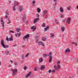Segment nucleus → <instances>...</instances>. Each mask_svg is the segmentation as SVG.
I'll list each match as a JSON object with an SVG mask.
<instances>
[{
	"label": "nucleus",
	"instance_id": "nucleus-17",
	"mask_svg": "<svg viewBox=\"0 0 78 78\" xmlns=\"http://www.w3.org/2000/svg\"><path fill=\"white\" fill-rule=\"evenodd\" d=\"M43 62V59L42 58H39V62L40 63H41V62Z\"/></svg>",
	"mask_w": 78,
	"mask_h": 78
},
{
	"label": "nucleus",
	"instance_id": "nucleus-30",
	"mask_svg": "<svg viewBox=\"0 0 78 78\" xmlns=\"http://www.w3.org/2000/svg\"><path fill=\"white\" fill-rule=\"evenodd\" d=\"M43 56L44 57V58H47L48 56H47V55L45 54H43Z\"/></svg>",
	"mask_w": 78,
	"mask_h": 78
},
{
	"label": "nucleus",
	"instance_id": "nucleus-33",
	"mask_svg": "<svg viewBox=\"0 0 78 78\" xmlns=\"http://www.w3.org/2000/svg\"><path fill=\"white\" fill-rule=\"evenodd\" d=\"M37 10L38 12L39 13L41 12V9H39V8H37Z\"/></svg>",
	"mask_w": 78,
	"mask_h": 78
},
{
	"label": "nucleus",
	"instance_id": "nucleus-42",
	"mask_svg": "<svg viewBox=\"0 0 78 78\" xmlns=\"http://www.w3.org/2000/svg\"><path fill=\"white\" fill-rule=\"evenodd\" d=\"M53 1L54 2H55V4L56 5V4L57 2H56V0H53Z\"/></svg>",
	"mask_w": 78,
	"mask_h": 78
},
{
	"label": "nucleus",
	"instance_id": "nucleus-34",
	"mask_svg": "<svg viewBox=\"0 0 78 78\" xmlns=\"http://www.w3.org/2000/svg\"><path fill=\"white\" fill-rule=\"evenodd\" d=\"M42 27H45L46 26H45V24L44 23H43V24L41 25Z\"/></svg>",
	"mask_w": 78,
	"mask_h": 78
},
{
	"label": "nucleus",
	"instance_id": "nucleus-35",
	"mask_svg": "<svg viewBox=\"0 0 78 78\" xmlns=\"http://www.w3.org/2000/svg\"><path fill=\"white\" fill-rule=\"evenodd\" d=\"M9 33H14V32L13 30H10L9 31Z\"/></svg>",
	"mask_w": 78,
	"mask_h": 78
},
{
	"label": "nucleus",
	"instance_id": "nucleus-13",
	"mask_svg": "<svg viewBox=\"0 0 78 78\" xmlns=\"http://www.w3.org/2000/svg\"><path fill=\"white\" fill-rule=\"evenodd\" d=\"M45 66L44 65H42L41 66V67L40 68V70H43V69H45Z\"/></svg>",
	"mask_w": 78,
	"mask_h": 78
},
{
	"label": "nucleus",
	"instance_id": "nucleus-1",
	"mask_svg": "<svg viewBox=\"0 0 78 78\" xmlns=\"http://www.w3.org/2000/svg\"><path fill=\"white\" fill-rule=\"evenodd\" d=\"M54 68L55 69L52 70V73H55V71H58V70L61 69V65L59 64L57 65V66L56 65H54Z\"/></svg>",
	"mask_w": 78,
	"mask_h": 78
},
{
	"label": "nucleus",
	"instance_id": "nucleus-5",
	"mask_svg": "<svg viewBox=\"0 0 78 78\" xmlns=\"http://www.w3.org/2000/svg\"><path fill=\"white\" fill-rule=\"evenodd\" d=\"M29 37H30V35L29 34H27L26 36L23 37V40H24V41H25L26 39H28V38H29Z\"/></svg>",
	"mask_w": 78,
	"mask_h": 78
},
{
	"label": "nucleus",
	"instance_id": "nucleus-25",
	"mask_svg": "<svg viewBox=\"0 0 78 78\" xmlns=\"http://www.w3.org/2000/svg\"><path fill=\"white\" fill-rule=\"evenodd\" d=\"M42 40L43 41H45L47 39V38L45 37H43L42 38Z\"/></svg>",
	"mask_w": 78,
	"mask_h": 78
},
{
	"label": "nucleus",
	"instance_id": "nucleus-26",
	"mask_svg": "<svg viewBox=\"0 0 78 78\" xmlns=\"http://www.w3.org/2000/svg\"><path fill=\"white\" fill-rule=\"evenodd\" d=\"M9 53V52L8 50H6L5 51V54L6 55H8Z\"/></svg>",
	"mask_w": 78,
	"mask_h": 78
},
{
	"label": "nucleus",
	"instance_id": "nucleus-52",
	"mask_svg": "<svg viewBox=\"0 0 78 78\" xmlns=\"http://www.w3.org/2000/svg\"><path fill=\"white\" fill-rule=\"evenodd\" d=\"M74 45H75L76 46H77V43H74Z\"/></svg>",
	"mask_w": 78,
	"mask_h": 78
},
{
	"label": "nucleus",
	"instance_id": "nucleus-56",
	"mask_svg": "<svg viewBox=\"0 0 78 78\" xmlns=\"http://www.w3.org/2000/svg\"><path fill=\"white\" fill-rule=\"evenodd\" d=\"M24 47H25V45H23L21 46V47H22V48Z\"/></svg>",
	"mask_w": 78,
	"mask_h": 78
},
{
	"label": "nucleus",
	"instance_id": "nucleus-24",
	"mask_svg": "<svg viewBox=\"0 0 78 78\" xmlns=\"http://www.w3.org/2000/svg\"><path fill=\"white\" fill-rule=\"evenodd\" d=\"M13 41V38H12V36H11V37L9 38V41Z\"/></svg>",
	"mask_w": 78,
	"mask_h": 78
},
{
	"label": "nucleus",
	"instance_id": "nucleus-28",
	"mask_svg": "<svg viewBox=\"0 0 78 78\" xmlns=\"http://www.w3.org/2000/svg\"><path fill=\"white\" fill-rule=\"evenodd\" d=\"M11 20L9 19H8L7 21V24H9V23H11Z\"/></svg>",
	"mask_w": 78,
	"mask_h": 78
},
{
	"label": "nucleus",
	"instance_id": "nucleus-8",
	"mask_svg": "<svg viewBox=\"0 0 78 78\" xmlns=\"http://www.w3.org/2000/svg\"><path fill=\"white\" fill-rule=\"evenodd\" d=\"M47 12V10H44L43 12V14L42 16L43 17H44V16L46 14V13Z\"/></svg>",
	"mask_w": 78,
	"mask_h": 78
},
{
	"label": "nucleus",
	"instance_id": "nucleus-53",
	"mask_svg": "<svg viewBox=\"0 0 78 78\" xmlns=\"http://www.w3.org/2000/svg\"><path fill=\"white\" fill-rule=\"evenodd\" d=\"M65 20H63V21H62V22H63V23H65Z\"/></svg>",
	"mask_w": 78,
	"mask_h": 78
},
{
	"label": "nucleus",
	"instance_id": "nucleus-2",
	"mask_svg": "<svg viewBox=\"0 0 78 78\" xmlns=\"http://www.w3.org/2000/svg\"><path fill=\"white\" fill-rule=\"evenodd\" d=\"M1 46L4 48H9V46L8 45H6L5 44V41L4 40L2 39L1 41Z\"/></svg>",
	"mask_w": 78,
	"mask_h": 78
},
{
	"label": "nucleus",
	"instance_id": "nucleus-57",
	"mask_svg": "<svg viewBox=\"0 0 78 78\" xmlns=\"http://www.w3.org/2000/svg\"><path fill=\"white\" fill-rule=\"evenodd\" d=\"M10 62H11L12 63V62H12V61L10 60Z\"/></svg>",
	"mask_w": 78,
	"mask_h": 78
},
{
	"label": "nucleus",
	"instance_id": "nucleus-51",
	"mask_svg": "<svg viewBox=\"0 0 78 78\" xmlns=\"http://www.w3.org/2000/svg\"><path fill=\"white\" fill-rule=\"evenodd\" d=\"M6 14H7V15H8V16H9V13H8V12H6Z\"/></svg>",
	"mask_w": 78,
	"mask_h": 78
},
{
	"label": "nucleus",
	"instance_id": "nucleus-12",
	"mask_svg": "<svg viewBox=\"0 0 78 78\" xmlns=\"http://www.w3.org/2000/svg\"><path fill=\"white\" fill-rule=\"evenodd\" d=\"M20 35H21V34L20 33H19V34L17 33L15 34L16 37H20Z\"/></svg>",
	"mask_w": 78,
	"mask_h": 78
},
{
	"label": "nucleus",
	"instance_id": "nucleus-27",
	"mask_svg": "<svg viewBox=\"0 0 78 78\" xmlns=\"http://www.w3.org/2000/svg\"><path fill=\"white\" fill-rule=\"evenodd\" d=\"M61 30L62 32H64V30H65V28L64 27H62Z\"/></svg>",
	"mask_w": 78,
	"mask_h": 78
},
{
	"label": "nucleus",
	"instance_id": "nucleus-11",
	"mask_svg": "<svg viewBox=\"0 0 78 78\" xmlns=\"http://www.w3.org/2000/svg\"><path fill=\"white\" fill-rule=\"evenodd\" d=\"M26 17V15L24 14L22 18V21L23 22H24V21H25V20Z\"/></svg>",
	"mask_w": 78,
	"mask_h": 78
},
{
	"label": "nucleus",
	"instance_id": "nucleus-44",
	"mask_svg": "<svg viewBox=\"0 0 78 78\" xmlns=\"http://www.w3.org/2000/svg\"><path fill=\"white\" fill-rule=\"evenodd\" d=\"M76 62H77V63H78V58H77L76 59Z\"/></svg>",
	"mask_w": 78,
	"mask_h": 78
},
{
	"label": "nucleus",
	"instance_id": "nucleus-43",
	"mask_svg": "<svg viewBox=\"0 0 78 78\" xmlns=\"http://www.w3.org/2000/svg\"><path fill=\"white\" fill-rule=\"evenodd\" d=\"M51 72V69H50L48 70V72L49 73H50Z\"/></svg>",
	"mask_w": 78,
	"mask_h": 78
},
{
	"label": "nucleus",
	"instance_id": "nucleus-3",
	"mask_svg": "<svg viewBox=\"0 0 78 78\" xmlns=\"http://www.w3.org/2000/svg\"><path fill=\"white\" fill-rule=\"evenodd\" d=\"M38 41L39 40H38V39H37L36 40V43H38V45H39V46L41 45L42 46V47H45V44H44V43H43V42L42 41L38 42Z\"/></svg>",
	"mask_w": 78,
	"mask_h": 78
},
{
	"label": "nucleus",
	"instance_id": "nucleus-62",
	"mask_svg": "<svg viewBox=\"0 0 78 78\" xmlns=\"http://www.w3.org/2000/svg\"><path fill=\"white\" fill-rule=\"evenodd\" d=\"M1 65V62H0V66Z\"/></svg>",
	"mask_w": 78,
	"mask_h": 78
},
{
	"label": "nucleus",
	"instance_id": "nucleus-47",
	"mask_svg": "<svg viewBox=\"0 0 78 78\" xmlns=\"http://www.w3.org/2000/svg\"><path fill=\"white\" fill-rule=\"evenodd\" d=\"M55 22L56 23H57V24H58V23H59V22H58V21H55Z\"/></svg>",
	"mask_w": 78,
	"mask_h": 78
},
{
	"label": "nucleus",
	"instance_id": "nucleus-7",
	"mask_svg": "<svg viewBox=\"0 0 78 78\" xmlns=\"http://www.w3.org/2000/svg\"><path fill=\"white\" fill-rule=\"evenodd\" d=\"M66 22L68 24H70L71 22V18H68Z\"/></svg>",
	"mask_w": 78,
	"mask_h": 78
},
{
	"label": "nucleus",
	"instance_id": "nucleus-54",
	"mask_svg": "<svg viewBox=\"0 0 78 78\" xmlns=\"http://www.w3.org/2000/svg\"><path fill=\"white\" fill-rule=\"evenodd\" d=\"M69 78H74V77L72 76H69Z\"/></svg>",
	"mask_w": 78,
	"mask_h": 78
},
{
	"label": "nucleus",
	"instance_id": "nucleus-21",
	"mask_svg": "<svg viewBox=\"0 0 78 78\" xmlns=\"http://www.w3.org/2000/svg\"><path fill=\"white\" fill-rule=\"evenodd\" d=\"M16 1H15L14 3V6L15 5H16V6H18L19 5V3H18V2H16Z\"/></svg>",
	"mask_w": 78,
	"mask_h": 78
},
{
	"label": "nucleus",
	"instance_id": "nucleus-40",
	"mask_svg": "<svg viewBox=\"0 0 78 78\" xmlns=\"http://www.w3.org/2000/svg\"><path fill=\"white\" fill-rule=\"evenodd\" d=\"M57 64H59L61 63V62L59 61H58L57 62Z\"/></svg>",
	"mask_w": 78,
	"mask_h": 78
},
{
	"label": "nucleus",
	"instance_id": "nucleus-58",
	"mask_svg": "<svg viewBox=\"0 0 78 78\" xmlns=\"http://www.w3.org/2000/svg\"><path fill=\"white\" fill-rule=\"evenodd\" d=\"M26 23H28V21H27L26 22Z\"/></svg>",
	"mask_w": 78,
	"mask_h": 78
},
{
	"label": "nucleus",
	"instance_id": "nucleus-4",
	"mask_svg": "<svg viewBox=\"0 0 78 78\" xmlns=\"http://www.w3.org/2000/svg\"><path fill=\"white\" fill-rule=\"evenodd\" d=\"M11 71H12V75L13 76H14L16 75L17 73V69H11Z\"/></svg>",
	"mask_w": 78,
	"mask_h": 78
},
{
	"label": "nucleus",
	"instance_id": "nucleus-31",
	"mask_svg": "<svg viewBox=\"0 0 78 78\" xmlns=\"http://www.w3.org/2000/svg\"><path fill=\"white\" fill-rule=\"evenodd\" d=\"M16 30L17 32H19V31L21 30V29L20 28H17Z\"/></svg>",
	"mask_w": 78,
	"mask_h": 78
},
{
	"label": "nucleus",
	"instance_id": "nucleus-32",
	"mask_svg": "<svg viewBox=\"0 0 78 78\" xmlns=\"http://www.w3.org/2000/svg\"><path fill=\"white\" fill-rule=\"evenodd\" d=\"M35 1L34 0L32 2V4L33 6H35Z\"/></svg>",
	"mask_w": 78,
	"mask_h": 78
},
{
	"label": "nucleus",
	"instance_id": "nucleus-36",
	"mask_svg": "<svg viewBox=\"0 0 78 78\" xmlns=\"http://www.w3.org/2000/svg\"><path fill=\"white\" fill-rule=\"evenodd\" d=\"M28 55H29V53H28L25 56V58H27V57L28 56Z\"/></svg>",
	"mask_w": 78,
	"mask_h": 78
},
{
	"label": "nucleus",
	"instance_id": "nucleus-10",
	"mask_svg": "<svg viewBox=\"0 0 78 78\" xmlns=\"http://www.w3.org/2000/svg\"><path fill=\"white\" fill-rule=\"evenodd\" d=\"M31 72H29L28 74L26 76V78H27L31 75Z\"/></svg>",
	"mask_w": 78,
	"mask_h": 78
},
{
	"label": "nucleus",
	"instance_id": "nucleus-48",
	"mask_svg": "<svg viewBox=\"0 0 78 78\" xmlns=\"http://www.w3.org/2000/svg\"><path fill=\"white\" fill-rule=\"evenodd\" d=\"M36 16L37 17H39V14H37Z\"/></svg>",
	"mask_w": 78,
	"mask_h": 78
},
{
	"label": "nucleus",
	"instance_id": "nucleus-49",
	"mask_svg": "<svg viewBox=\"0 0 78 78\" xmlns=\"http://www.w3.org/2000/svg\"><path fill=\"white\" fill-rule=\"evenodd\" d=\"M5 19H7V18H8V16H7V15H5Z\"/></svg>",
	"mask_w": 78,
	"mask_h": 78
},
{
	"label": "nucleus",
	"instance_id": "nucleus-6",
	"mask_svg": "<svg viewBox=\"0 0 78 78\" xmlns=\"http://www.w3.org/2000/svg\"><path fill=\"white\" fill-rule=\"evenodd\" d=\"M1 23L2 25V27H3L2 29H4V27H5V25L4 24H5V22H3V20L2 19V18H1Z\"/></svg>",
	"mask_w": 78,
	"mask_h": 78
},
{
	"label": "nucleus",
	"instance_id": "nucleus-50",
	"mask_svg": "<svg viewBox=\"0 0 78 78\" xmlns=\"http://www.w3.org/2000/svg\"><path fill=\"white\" fill-rule=\"evenodd\" d=\"M34 70L35 71H37V68H35L34 69Z\"/></svg>",
	"mask_w": 78,
	"mask_h": 78
},
{
	"label": "nucleus",
	"instance_id": "nucleus-55",
	"mask_svg": "<svg viewBox=\"0 0 78 78\" xmlns=\"http://www.w3.org/2000/svg\"><path fill=\"white\" fill-rule=\"evenodd\" d=\"M16 46H17V45L15 44V45L13 46V47H16Z\"/></svg>",
	"mask_w": 78,
	"mask_h": 78
},
{
	"label": "nucleus",
	"instance_id": "nucleus-15",
	"mask_svg": "<svg viewBox=\"0 0 78 78\" xmlns=\"http://www.w3.org/2000/svg\"><path fill=\"white\" fill-rule=\"evenodd\" d=\"M49 28V26H48L44 28V31H47V30H48Z\"/></svg>",
	"mask_w": 78,
	"mask_h": 78
},
{
	"label": "nucleus",
	"instance_id": "nucleus-63",
	"mask_svg": "<svg viewBox=\"0 0 78 78\" xmlns=\"http://www.w3.org/2000/svg\"><path fill=\"white\" fill-rule=\"evenodd\" d=\"M37 34H39V33H37Z\"/></svg>",
	"mask_w": 78,
	"mask_h": 78
},
{
	"label": "nucleus",
	"instance_id": "nucleus-45",
	"mask_svg": "<svg viewBox=\"0 0 78 78\" xmlns=\"http://www.w3.org/2000/svg\"><path fill=\"white\" fill-rule=\"evenodd\" d=\"M14 64L15 65V66H17V63L16 62H15L14 63Z\"/></svg>",
	"mask_w": 78,
	"mask_h": 78
},
{
	"label": "nucleus",
	"instance_id": "nucleus-23",
	"mask_svg": "<svg viewBox=\"0 0 78 78\" xmlns=\"http://www.w3.org/2000/svg\"><path fill=\"white\" fill-rule=\"evenodd\" d=\"M49 62L50 63L51 61H52V57H49Z\"/></svg>",
	"mask_w": 78,
	"mask_h": 78
},
{
	"label": "nucleus",
	"instance_id": "nucleus-18",
	"mask_svg": "<svg viewBox=\"0 0 78 78\" xmlns=\"http://www.w3.org/2000/svg\"><path fill=\"white\" fill-rule=\"evenodd\" d=\"M60 12H64V10L63 9V8L62 7H61L60 9Z\"/></svg>",
	"mask_w": 78,
	"mask_h": 78
},
{
	"label": "nucleus",
	"instance_id": "nucleus-60",
	"mask_svg": "<svg viewBox=\"0 0 78 78\" xmlns=\"http://www.w3.org/2000/svg\"><path fill=\"white\" fill-rule=\"evenodd\" d=\"M11 65H9V67H11Z\"/></svg>",
	"mask_w": 78,
	"mask_h": 78
},
{
	"label": "nucleus",
	"instance_id": "nucleus-14",
	"mask_svg": "<svg viewBox=\"0 0 78 78\" xmlns=\"http://www.w3.org/2000/svg\"><path fill=\"white\" fill-rule=\"evenodd\" d=\"M70 51L69 48H67L65 50V53H70Z\"/></svg>",
	"mask_w": 78,
	"mask_h": 78
},
{
	"label": "nucleus",
	"instance_id": "nucleus-39",
	"mask_svg": "<svg viewBox=\"0 0 78 78\" xmlns=\"http://www.w3.org/2000/svg\"><path fill=\"white\" fill-rule=\"evenodd\" d=\"M50 35L51 37H54V34L52 33Z\"/></svg>",
	"mask_w": 78,
	"mask_h": 78
},
{
	"label": "nucleus",
	"instance_id": "nucleus-38",
	"mask_svg": "<svg viewBox=\"0 0 78 78\" xmlns=\"http://www.w3.org/2000/svg\"><path fill=\"white\" fill-rule=\"evenodd\" d=\"M60 17L62 18V19L64 17V15L61 14L60 15Z\"/></svg>",
	"mask_w": 78,
	"mask_h": 78
},
{
	"label": "nucleus",
	"instance_id": "nucleus-29",
	"mask_svg": "<svg viewBox=\"0 0 78 78\" xmlns=\"http://www.w3.org/2000/svg\"><path fill=\"white\" fill-rule=\"evenodd\" d=\"M67 8L68 11H70L71 9V7L70 6H68L67 7Z\"/></svg>",
	"mask_w": 78,
	"mask_h": 78
},
{
	"label": "nucleus",
	"instance_id": "nucleus-41",
	"mask_svg": "<svg viewBox=\"0 0 78 78\" xmlns=\"http://www.w3.org/2000/svg\"><path fill=\"white\" fill-rule=\"evenodd\" d=\"M6 41H9V39L8 38V37H6Z\"/></svg>",
	"mask_w": 78,
	"mask_h": 78
},
{
	"label": "nucleus",
	"instance_id": "nucleus-9",
	"mask_svg": "<svg viewBox=\"0 0 78 78\" xmlns=\"http://www.w3.org/2000/svg\"><path fill=\"white\" fill-rule=\"evenodd\" d=\"M30 29L33 30V31H34L36 29V27L34 26H32L30 27Z\"/></svg>",
	"mask_w": 78,
	"mask_h": 78
},
{
	"label": "nucleus",
	"instance_id": "nucleus-20",
	"mask_svg": "<svg viewBox=\"0 0 78 78\" xmlns=\"http://www.w3.org/2000/svg\"><path fill=\"white\" fill-rule=\"evenodd\" d=\"M52 54V52H50L49 53L48 56H49V58H50V57H52V55H51Z\"/></svg>",
	"mask_w": 78,
	"mask_h": 78
},
{
	"label": "nucleus",
	"instance_id": "nucleus-16",
	"mask_svg": "<svg viewBox=\"0 0 78 78\" xmlns=\"http://www.w3.org/2000/svg\"><path fill=\"white\" fill-rule=\"evenodd\" d=\"M23 8L22 7H20L19 9V11L20 12L22 11H23Z\"/></svg>",
	"mask_w": 78,
	"mask_h": 78
},
{
	"label": "nucleus",
	"instance_id": "nucleus-37",
	"mask_svg": "<svg viewBox=\"0 0 78 78\" xmlns=\"http://www.w3.org/2000/svg\"><path fill=\"white\" fill-rule=\"evenodd\" d=\"M15 8H16V5H15L13 9V10L14 11L16 10V9H15Z\"/></svg>",
	"mask_w": 78,
	"mask_h": 78
},
{
	"label": "nucleus",
	"instance_id": "nucleus-61",
	"mask_svg": "<svg viewBox=\"0 0 78 78\" xmlns=\"http://www.w3.org/2000/svg\"><path fill=\"white\" fill-rule=\"evenodd\" d=\"M77 9H78V5H77Z\"/></svg>",
	"mask_w": 78,
	"mask_h": 78
},
{
	"label": "nucleus",
	"instance_id": "nucleus-22",
	"mask_svg": "<svg viewBox=\"0 0 78 78\" xmlns=\"http://www.w3.org/2000/svg\"><path fill=\"white\" fill-rule=\"evenodd\" d=\"M38 21V18L35 19L34 21V23H36V22H37Z\"/></svg>",
	"mask_w": 78,
	"mask_h": 78
},
{
	"label": "nucleus",
	"instance_id": "nucleus-46",
	"mask_svg": "<svg viewBox=\"0 0 78 78\" xmlns=\"http://www.w3.org/2000/svg\"><path fill=\"white\" fill-rule=\"evenodd\" d=\"M24 70H26L27 69V66H25L24 68Z\"/></svg>",
	"mask_w": 78,
	"mask_h": 78
},
{
	"label": "nucleus",
	"instance_id": "nucleus-59",
	"mask_svg": "<svg viewBox=\"0 0 78 78\" xmlns=\"http://www.w3.org/2000/svg\"><path fill=\"white\" fill-rule=\"evenodd\" d=\"M75 43L74 42H73L72 43V44H75Z\"/></svg>",
	"mask_w": 78,
	"mask_h": 78
},
{
	"label": "nucleus",
	"instance_id": "nucleus-19",
	"mask_svg": "<svg viewBox=\"0 0 78 78\" xmlns=\"http://www.w3.org/2000/svg\"><path fill=\"white\" fill-rule=\"evenodd\" d=\"M21 58L23 60H24V59H25V55L24 54L22 55Z\"/></svg>",
	"mask_w": 78,
	"mask_h": 78
}]
</instances>
